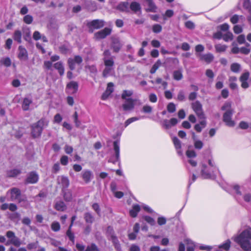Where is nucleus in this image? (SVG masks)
I'll list each match as a JSON object with an SVG mask.
<instances>
[{
	"mask_svg": "<svg viewBox=\"0 0 251 251\" xmlns=\"http://www.w3.org/2000/svg\"><path fill=\"white\" fill-rule=\"evenodd\" d=\"M22 172L20 169H13L9 170H7L6 172V177L12 178L16 177L21 174Z\"/></svg>",
	"mask_w": 251,
	"mask_h": 251,
	"instance_id": "obj_19",
	"label": "nucleus"
},
{
	"mask_svg": "<svg viewBox=\"0 0 251 251\" xmlns=\"http://www.w3.org/2000/svg\"><path fill=\"white\" fill-rule=\"evenodd\" d=\"M60 163L62 165H67L68 163V157L66 155H63L60 158Z\"/></svg>",
	"mask_w": 251,
	"mask_h": 251,
	"instance_id": "obj_59",
	"label": "nucleus"
},
{
	"mask_svg": "<svg viewBox=\"0 0 251 251\" xmlns=\"http://www.w3.org/2000/svg\"><path fill=\"white\" fill-rule=\"evenodd\" d=\"M8 192L10 193V199L11 201H18L20 203L24 201L23 199L20 198L21 192L20 190L16 187H14L10 189Z\"/></svg>",
	"mask_w": 251,
	"mask_h": 251,
	"instance_id": "obj_6",
	"label": "nucleus"
},
{
	"mask_svg": "<svg viewBox=\"0 0 251 251\" xmlns=\"http://www.w3.org/2000/svg\"><path fill=\"white\" fill-rule=\"evenodd\" d=\"M233 239L244 251H251V227L245 229Z\"/></svg>",
	"mask_w": 251,
	"mask_h": 251,
	"instance_id": "obj_1",
	"label": "nucleus"
},
{
	"mask_svg": "<svg viewBox=\"0 0 251 251\" xmlns=\"http://www.w3.org/2000/svg\"><path fill=\"white\" fill-rule=\"evenodd\" d=\"M243 7L248 10L249 12L251 11V4L250 0H244Z\"/></svg>",
	"mask_w": 251,
	"mask_h": 251,
	"instance_id": "obj_57",
	"label": "nucleus"
},
{
	"mask_svg": "<svg viewBox=\"0 0 251 251\" xmlns=\"http://www.w3.org/2000/svg\"><path fill=\"white\" fill-rule=\"evenodd\" d=\"M134 107V100L131 98L126 99L125 103L123 105V109L125 111L131 110L133 109Z\"/></svg>",
	"mask_w": 251,
	"mask_h": 251,
	"instance_id": "obj_17",
	"label": "nucleus"
},
{
	"mask_svg": "<svg viewBox=\"0 0 251 251\" xmlns=\"http://www.w3.org/2000/svg\"><path fill=\"white\" fill-rule=\"evenodd\" d=\"M92 208L93 210L97 213L98 215H100V206L97 203H94L92 205Z\"/></svg>",
	"mask_w": 251,
	"mask_h": 251,
	"instance_id": "obj_53",
	"label": "nucleus"
},
{
	"mask_svg": "<svg viewBox=\"0 0 251 251\" xmlns=\"http://www.w3.org/2000/svg\"><path fill=\"white\" fill-rule=\"evenodd\" d=\"M185 241L187 245V251H194L195 246L194 243L189 239H186Z\"/></svg>",
	"mask_w": 251,
	"mask_h": 251,
	"instance_id": "obj_38",
	"label": "nucleus"
},
{
	"mask_svg": "<svg viewBox=\"0 0 251 251\" xmlns=\"http://www.w3.org/2000/svg\"><path fill=\"white\" fill-rule=\"evenodd\" d=\"M146 5L148 7L146 8L145 10L147 12H156L157 7L153 2V0H145Z\"/></svg>",
	"mask_w": 251,
	"mask_h": 251,
	"instance_id": "obj_15",
	"label": "nucleus"
},
{
	"mask_svg": "<svg viewBox=\"0 0 251 251\" xmlns=\"http://www.w3.org/2000/svg\"><path fill=\"white\" fill-rule=\"evenodd\" d=\"M114 150L115 152L116 159L118 160L120 155L119 142L118 141L114 142Z\"/></svg>",
	"mask_w": 251,
	"mask_h": 251,
	"instance_id": "obj_34",
	"label": "nucleus"
},
{
	"mask_svg": "<svg viewBox=\"0 0 251 251\" xmlns=\"http://www.w3.org/2000/svg\"><path fill=\"white\" fill-rule=\"evenodd\" d=\"M167 108L168 111L170 113H173L176 110V105L173 102L169 103L167 105Z\"/></svg>",
	"mask_w": 251,
	"mask_h": 251,
	"instance_id": "obj_49",
	"label": "nucleus"
},
{
	"mask_svg": "<svg viewBox=\"0 0 251 251\" xmlns=\"http://www.w3.org/2000/svg\"><path fill=\"white\" fill-rule=\"evenodd\" d=\"M162 63L160 60H158L152 66V68L150 70V73L151 74H154L156 71L161 66Z\"/></svg>",
	"mask_w": 251,
	"mask_h": 251,
	"instance_id": "obj_36",
	"label": "nucleus"
},
{
	"mask_svg": "<svg viewBox=\"0 0 251 251\" xmlns=\"http://www.w3.org/2000/svg\"><path fill=\"white\" fill-rule=\"evenodd\" d=\"M78 83L75 81H71L67 85V88L71 90V93L74 94L78 90Z\"/></svg>",
	"mask_w": 251,
	"mask_h": 251,
	"instance_id": "obj_24",
	"label": "nucleus"
},
{
	"mask_svg": "<svg viewBox=\"0 0 251 251\" xmlns=\"http://www.w3.org/2000/svg\"><path fill=\"white\" fill-rule=\"evenodd\" d=\"M199 56L201 60L204 61L207 63L212 62L214 59V56L211 53L199 54Z\"/></svg>",
	"mask_w": 251,
	"mask_h": 251,
	"instance_id": "obj_21",
	"label": "nucleus"
},
{
	"mask_svg": "<svg viewBox=\"0 0 251 251\" xmlns=\"http://www.w3.org/2000/svg\"><path fill=\"white\" fill-rule=\"evenodd\" d=\"M144 219L147 223H148L149 224L152 226L155 224V222L154 220L150 216H145L144 217Z\"/></svg>",
	"mask_w": 251,
	"mask_h": 251,
	"instance_id": "obj_60",
	"label": "nucleus"
},
{
	"mask_svg": "<svg viewBox=\"0 0 251 251\" xmlns=\"http://www.w3.org/2000/svg\"><path fill=\"white\" fill-rule=\"evenodd\" d=\"M0 63L7 67L10 66L11 64V60L9 57L2 58L0 61Z\"/></svg>",
	"mask_w": 251,
	"mask_h": 251,
	"instance_id": "obj_43",
	"label": "nucleus"
},
{
	"mask_svg": "<svg viewBox=\"0 0 251 251\" xmlns=\"http://www.w3.org/2000/svg\"><path fill=\"white\" fill-rule=\"evenodd\" d=\"M185 25L187 28L190 29H193L195 28L194 24L190 21L186 22L185 24Z\"/></svg>",
	"mask_w": 251,
	"mask_h": 251,
	"instance_id": "obj_64",
	"label": "nucleus"
},
{
	"mask_svg": "<svg viewBox=\"0 0 251 251\" xmlns=\"http://www.w3.org/2000/svg\"><path fill=\"white\" fill-rule=\"evenodd\" d=\"M39 179V176L35 172H31L27 175L26 178L25 180V183L34 184L37 182Z\"/></svg>",
	"mask_w": 251,
	"mask_h": 251,
	"instance_id": "obj_10",
	"label": "nucleus"
},
{
	"mask_svg": "<svg viewBox=\"0 0 251 251\" xmlns=\"http://www.w3.org/2000/svg\"><path fill=\"white\" fill-rule=\"evenodd\" d=\"M83 60L82 57L79 55H76L74 58H70L68 59V64L70 69L72 71L75 70V64H80Z\"/></svg>",
	"mask_w": 251,
	"mask_h": 251,
	"instance_id": "obj_9",
	"label": "nucleus"
},
{
	"mask_svg": "<svg viewBox=\"0 0 251 251\" xmlns=\"http://www.w3.org/2000/svg\"><path fill=\"white\" fill-rule=\"evenodd\" d=\"M13 38L14 41H17L18 43L22 42V32L19 30L15 31Z\"/></svg>",
	"mask_w": 251,
	"mask_h": 251,
	"instance_id": "obj_29",
	"label": "nucleus"
},
{
	"mask_svg": "<svg viewBox=\"0 0 251 251\" xmlns=\"http://www.w3.org/2000/svg\"><path fill=\"white\" fill-rule=\"evenodd\" d=\"M161 30H162V26L160 25L155 24L153 25L152 31L154 33H159L161 31Z\"/></svg>",
	"mask_w": 251,
	"mask_h": 251,
	"instance_id": "obj_54",
	"label": "nucleus"
},
{
	"mask_svg": "<svg viewBox=\"0 0 251 251\" xmlns=\"http://www.w3.org/2000/svg\"><path fill=\"white\" fill-rule=\"evenodd\" d=\"M6 236L9 238V240L5 243L6 246L12 244L16 247H19L22 244L20 239L15 236V233L12 231L9 230L7 231Z\"/></svg>",
	"mask_w": 251,
	"mask_h": 251,
	"instance_id": "obj_4",
	"label": "nucleus"
},
{
	"mask_svg": "<svg viewBox=\"0 0 251 251\" xmlns=\"http://www.w3.org/2000/svg\"><path fill=\"white\" fill-rule=\"evenodd\" d=\"M24 38L27 41H29L31 40L30 31L29 28L25 29L24 31Z\"/></svg>",
	"mask_w": 251,
	"mask_h": 251,
	"instance_id": "obj_44",
	"label": "nucleus"
},
{
	"mask_svg": "<svg viewBox=\"0 0 251 251\" xmlns=\"http://www.w3.org/2000/svg\"><path fill=\"white\" fill-rule=\"evenodd\" d=\"M174 78L176 80H179L182 78V75L180 71H176L173 74Z\"/></svg>",
	"mask_w": 251,
	"mask_h": 251,
	"instance_id": "obj_48",
	"label": "nucleus"
},
{
	"mask_svg": "<svg viewBox=\"0 0 251 251\" xmlns=\"http://www.w3.org/2000/svg\"><path fill=\"white\" fill-rule=\"evenodd\" d=\"M250 76V73L246 72L242 74L240 77L239 80L241 82V87L243 88L246 89L249 87V85L247 82Z\"/></svg>",
	"mask_w": 251,
	"mask_h": 251,
	"instance_id": "obj_13",
	"label": "nucleus"
},
{
	"mask_svg": "<svg viewBox=\"0 0 251 251\" xmlns=\"http://www.w3.org/2000/svg\"><path fill=\"white\" fill-rule=\"evenodd\" d=\"M109 240H111L113 242L115 248L117 250H121V246L119 243V242L118 240L117 237L115 236L114 237H113L112 238H110Z\"/></svg>",
	"mask_w": 251,
	"mask_h": 251,
	"instance_id": "obj_41",
	"label": "nucleus"
},
{
	"mask_svg": "<svg viewBox=\"0 0 251 251\" xmlns=\"http://www.w3.org/2000/svg\"><path fill=\"white\" fill-rule=\"evenodd\" d=\"M129 3L127 1L120 2L116 7V9L123 12H129Z\"/></svg>",
	"mask_w": 251,
	"mask_h": 251,
	"instance_id": "obj_16",
	"label": "nucleus"
},
{
	"mask_svg": "<svg viewBox=\"0 0 251 251\" xmlns=\"http://www.w3.org/2000/svg\"><path fill=\"white\" fill-rule=\"evenodd\" d=\"M186 155L189 158L195 157L196 156L195 151L193 150H187L186 151Z\"/></svg>",
	"mask_w": 251,
	"mask_h": 251,
	"instance_id": "obj_61",
	"label": "nucleus"
},
{
	"mask_svg": "<svg viewBox=\"0 0 251 251\" xmlns=\"http://www.w3.org/2000/svg\"><path fill=\"white\" fill-rule=\"evenodd\" d=\"M54 68L57 70L58 73L61 76H62L64 74V67L63 63L61 61L57 62L53 64Z\"/></svg>",
	"mask_w": 251,
	"mask_h": 251,
	"instance_id": "obj_23",
	"label": "nucleus"
},
{
	"mask_svg": "<svg viewBox=\"0 0 251 251\" xmlns=\"http://www.w3.org/2000/svg\"><path fill=\"white\" fill-rule=\"evenodd\" d=\"M106 234L107 237L108 238V239H110L113 237L115 236L114 230L113 228L110 226L107 227L106 231Z\"/></svg>",
	"mask_w": 251,
	"mask_h": 251,
	"instance_id": "obj_39",
	"label": "nucleus"
},
{
	"mask_svg": "<svg viewBox=\"0 0 251 251\" xmlns=\"http://www.w3.org/2000/svg\"><path fill=\"white\" fill-rule=\"evenodd\" d=\"M104 21L102 20H94L88 23V26L91 32H93V29H99L104 25Z\"/></svg>",
	"mask_w": 251,
	"mask_h": 251,
	"instance_id": "obj_7",
	"label": "nucleus"
},
{
	"mask_svg": "<svg viewBox=\"0 0 251 251\" xmlns=\"http://www.w3.org/2000/svg\"><path fill=\"white\" fill-rule=\"evenodd\" d=\"M140 210L139 205H134L133 206L132 209L130 210L129 213L131 217H135L137 216L138 213Z\"/></svg>",
	"mask_w": 251,
	"mask_h": 251,
	"instance_id": "obj_30",
	"label": "nucleus"
},
{
	"mask_svg": "<svg viewBox=\"0 0 251 251\" xmlns=\"http://www.w3.org/2000/svg\"><path fill=\"white\" fill-rule=\"evenodd\" d=\"M54 208L58 211H63L66 209V206L62 201H59L55 203Z\"/></svg>",
	"mask_w": 251,
	"mask_h": 251,
	"instance_id": "obj_28",
	"label": "nucleus"
},
{
	"mask_svg": "<svg viewBox=\"0 0 251 251\" xmlns=\"http://www.w3.org/2000/svg\"><path fill=\"white\" fill-rule=\"evenodd\" d=\"M200 122V124H196L195 126V129L198 132H201L202 129L206 126V122L205 119Z\"/></svg>",
	"mask_w": 251,
	"mask_h": 251,
	"instance_id": "obj_26",
	"label": "nucleus"
},
{
	"mask_svg": "<svg viewBox=\"0 0 251 251\" xmlns=\"http://www.w3.org/2000/svg\"><path fill=\"white\" fill-rule=\"evenodd\" d=\"M32 102L31 99L29 98H25L23 101L22 108L24 111H27L29 109L30 104Z\"/></svg>",
	"mask_w": 251,
	"mask_h": 251,
	"instance_id": "obj_27",
	"label": "nucleus"
},
{
	"mask_svg": "<svg viewBox=\"0 0 251 251\" xmlns=\"http://www.w3.org/2000/svg\"><path fill=\"white\" fill-rule=\"evenodd\" d=\"M84 219L88 224L92 225L95 221V217L90 212H85L84 214Z\"/></svg>",
	"mask_w": 251,
	"mask_h": 251,
	"instance_id": "obj_20",
	"label": "nucleus"
},
{
	"mask_svg": "<svg viewBox=\"0 0 251 251\" xmlns=\"http://www.w3.org/2000/svg\"><path fill=\"white\" fill-rule=\"evenodd\" d=\"M130 9L134 13L141 12V7L140 4L136 1H132L130 4Z\"/></svg>",
	"mask_w": 251,
	"mask_h": 251,
	"instance_id": "obj_25",
	"label": "nucleus"
},
{
	"mask_svg": "<svg viewBox=\"0 0 251 251\" xmlns=\"http://www.w3.org/2000/svg\"><path fill=\"white\" fill-rule=\"evenodd\" d=\"M105 67L102 72V75L104 77H106L114 71V67H110L108 66Z\"/></svg>",
	"mask_w": 251,
	"mask_h": 251,
	"instance_id": "obj_32",
	"label": "nucleus"
},
{
	"mask_svg": "<svg viewBox=\"0 0 251 251\" xmlns=\"http://www.w3.org/2000/svg\"><path fill=\"white\" fill-rule=\"evenodd\" d=\"M206 166L204 164L202 165L201 171V176L204 179L209 178L211 177V175L205 171Z\"/></svg>",
	"mask_w": 251,
	"mask_h": 251,
	"instance_id": "obj_31",
	"label": "nucleus"
},
{
	"mask_svg": "<svg viewBox=\"0 0 251 251\" xmlns=\"http://www.w3.org/2000/svg\"><path fill=\"white\" fill-rule=\"evenodd\" d=\"M23 21L27 24H30L33 21V17L30 15H26L24 17Z\"/></svg>",
	"mask_w": 251,
	"mask_h": 251,
	"instance_id": "obj_50",
	"label": "nucleus"
},
{
	"mask_svg": "<svg viewBox=\"0 0 251 251\" xmlns=\"http://www.w3.org/2000/svg\"><path fill=\"white\" fill-rule=\"evenodd\" d=\"M111 40V48L113 50L114 52H118L122 46L119 38L112 37Z\"/></svg>",
	"mask_w": 251,
	"mask_h": 251,
	"instance_id": "obj_12",
	"label": "nucleus"
},
{
	"mask_svg": "<svg viewBox=\"0 0 251 251\" xmlns=\"http://www.w3.org/2000/svg\"><path fill=\"white\" fill-rule=\"evenodd\" d=\"M50 244L54 247H60L61 243L60 241H57L53 239H50Z\"/></svg>",
	"mask_w": 251,
	"mask_h": 251,
	"instance_id": "obj_62",
	"label": "nucleus"
},
{
	"mask_svg": "<svg viewBox=\"0 0 251 251\" xmlns=\"http://www.w3.org/2000/svg\"><path fill=\"white\" fill-rule=\"evenodd\" d=\"M49 120L45 118H42L38 122L30 126L31 128V134L34 138L39 137L43 131V129L47 127L49 124Z\"/></svg>",
	"mask_w": 251,
	"mask_h": 251,
	"instance_id": "obj_2",
	"label": "nucleus"
},
{
	"mask_svg": "<svg viewBox=\"0 0 251 251\" xmlns=\"http://www.w3.org/2000/svg\"><path fill=\"white\" fill-rule=\"evenodd\" d=\"M98 250V248L95 244H91L90 245L87 246L85 251H96Z\"/></svg>",
	"mask_w": 251,
	"mask_h": 251,
	"instance_id": "obj_56",
	"label": "nucleus"
},
{
	"mask_svg": "<svg viewBox=\"0 0 251 251\" xmlns=\"http://www.w3.org/2000/svg\"><path fill=\"white\" fill-rule=\"evenodd\" d=\"M233 34L230 32H227V33L225 34L223 36V39L226 42H227L229 40L231 41V40H233Z\"/></svg>",
	"mask_w": 251,
	"mask_h": 251,
	"instance_id": "obj_46",
	"label": "nucleus"
},
{
	"mask_svg": "<svg viewBox=\"0 0 251 251\" xmlns=\"http://www.w3.org/2000/svg\"><path fill=\"white\" fill-rule=\"evenodd\" d=\"M18 57L21 60L26 61L28 59V53L26 50L22 46L18 48Z\"/></svg>",
	"mask_w": 251,
	"mask_h": 251,
	"instance_id": "obj_14",
	"label": "nucleus"
},
{
	"mask_svg": "<svg viewBox=\"0 0 251 251\" xmlns=\"http://www.w3.org/2000/svg\"><path fill=\"white\" fill-rule=\"evenodd\" d=\"M241 69V65L237 63H232L230 66V70L234 73H239Z\"/></svg>",
	"mask_w": 251,
	"mask_h": 251,
	"instance_id": "obj_37",
	"label": "nucleus"
},
{
	"mask_svg": "<svg viewBox=\"0 0 251 251\" xmlns=\"http://www.w3.org/2000/svg\"><path fill=\"white\" fill-rule=\"evenodd\" d=\"M192 107L200 119H205V114L202 110V104L199 101L192 103Z\"/></svg>",
	"mask_w": 251,
	"mask_h": 251,
	"instance_id": "obj_5",
	"label": "nucleus"
},
{
	"mask_svg": "<svg viewBox=\"0 0 251 251\" xmlns=\"http://www.w3.org/2000/svg\"><path fill=\"white\" fill-rule=\"evenodd\" d=\"M231 242L229 240H227L226 242L223 244L219 246V248H222L225 250L226 251H227L229 250L230 247Z\"/></svg>",
	"mask_w": 251,
	"mask_h": 251,
	"instance_id": "obj_45",
	"label": "nucleus"
},
{
	"mask_svg": "<svg viewBox=\"0 0 251 251\" xmlns=\"http://www.w3.org/2000/svg\"><path fill=\"white\" fill-rule=\"evenodd\" d=\"M132 94H133V92L131 91L125 90V91H124V92L122 95V98L123 99L126 100V97H130Z\"/></svg>",
	"mask_w": 251,
	"mask_h": 251,
	"instance_id": "obj_58",
	"label": "nucleus"
},
{
	"mask_svg": "<svg viewBox=\"0 0 251 251\" xmlns=\"http://www.w3.org/2000/svg\"><path fill=\"white\" fill-rule=\"evenodd\" d=\"M111 32V29L105 27L103 29L99 31L94 34L95 40H99L105 38L107 36L110 35Z\"/></svg>",
	"mask_w": 251,
	"mask_h": 251,
	"instance_id": "obj_8",
	"label": "nucleus"
},
{
	"mask_svg": "<svg viewBox=\"0 0 251 251\" xmlns=\"http://www.w3.org/2000/svg\"><path fill=\"white\" fill-rule=\"evenodd\" d=\"M185 99V93L183 90L179 91L177 96V100L179 101H184Z\"/></svg>",
	"mask_w": 251,
	"mask_h": 251,
	"instance_id": "obj_51",
	"label": "nucleus"
},
{
	"mask_svg": "<svg viewBox=\"0 0 251 251\" xmlns=\"http://www.w3.org/2000/svg\"><path fill=\"white\" fill-rule=\"evenodd\" d=\"M51 228L54 232H57L60 229V225L59 222L54 221L51 224Z\"/></svg>",
	"mask_w": 251,
	"mask_h": 251,
	"instance_id": "obj_40",
	"label": "nucleus"
},
{
	"mask_svg": "<svg viewBox=\"0 0 251 251\" xmlns=\"http://www.w3.org/2000/svg\"><path fill=\"white\" fill-rule=\"evenodd\" d=\"M64 198L65 201H70L72 199V193L70 191L67 190L64 192Z\"/></svg>",
	"mask_w": 251,
	"mask_h": 251,
	"instance_id": "obj_47",
	"label": "nucleus"
},
{
	"mask_svg": "<svg viewBox=\"0 0 251 251\" xmlns=\"http://www.w3.org/2000/svg\"><path fill=\"white\" fill-rule=\"evenodd\" d=\"M138 120H139V118H137V117H132L131 118L128 119L125 123V126H127L128 125H129L131 123H132L135 121H137Z\"/></svg>",
	"mask_w": 251,
	"mask_h": 251,
	"instance_id": "obj_63",
	"label": "nucleus"
},
{
	"mask_svg": "<svg viewBox=\"0 0 251 251\" xmlns=\"http://www.w3.org/2000/svg\"><path fill=\"white\" fill-rule=\"evenodd\" d=\"M173 142L175 145L176 148L177 150L180 149L181 148V142L180 140L177 137H174L173 138Z\"/></svg>",
	"mask_w": 251,
	"mask_h": 251,
	"instance_id": "obj_52",
	"label": "nucleus"
},
{
	"mask_svg": "<svg viewBox=\"0 0 251 251\" xmlns=\"http://www.w3.org/2000/svg\"><path fill=\"white\" fill-rule=\"evenodd\" d=\"M195 149L201 150L203 147V143L200 140H196L194 143Z\"/></svg>",
	"mask_w": 251,
	"mask_h": 251,
	"instance_id": "obj_55",
	"label": "nucleus"
},
{
	"mask_svg": "<svg viewBox=\"0 0 251 251\" xmlns=\"http://www.w3.org/2000/svg\"><path fill=\"white\" fill-rule=\"evenodd\" d=\"M221 110L226 111L223 114V120L226 125L230 127L234 126L235 122L231 119V117L234 112L233 109L231 108V102H226L221 107Z\"/></svg>",
	"mask_w": 251,
	"mask_h": 251,
	"instance_id": "obj_3",
	"label": "nucleus"
},
{
	"mask_svg": "<svg viewBox=\"0 0 251 251\" xmlns=\"http://www.w3.org/2000/svg\"><path fill=\"white\" fill-rule=\"evenodd\" d=\"M80 176L83 181L87 184L89 183L94 177V175L92 171L89 170H83L80 174Z\"/></svg>",
	"mask_w": 251,
	"mask_h": 251,
	"instance_id": "obj_11",
	"label": "nucleus"
},
{
	"mask_svg": "<svg viewBox=\"0 0 251 251\" xmlns=\"http://www.w3.org/2000/svg\"><path fill=\"white\" fill-rule=\"evenodd\" d=\"M103 60L105 66H108L110 67H114V62L112 57L103 58Z\"/></svg>",
	"mask_w": 251,
	"mask_h": 251,
	"instance_id": "obj_33",
	"label": "nucleus"
},
{
	"mask_svg": "<svg viewBox=\"0 0 251 251\" xmlns=\"http://www.w3.org/2000/svg\"><path fill=\"white\" fill-rule=\"evenodd\" d=\"M85 69L86 72H88L91 74L92 76H96L98 73V70L96 65H86L85 67Z\"/></svg>",
	"mask_w": 251,
	"mask_h": 251,
	"instance_id": "obj_22",
	"label": "nucleus"
},
{
	"mask_svg": "<svg viewBox=\"0 0 251 251\" xmlns=\"http://www.w3.org/2000/svg\"><path fill=\"white\" fill-rule=\"evenodd\" d=\"M57 180L58 183H60L64 188H67L70 185V181L67 176H58Z\"/></svg>",
	"mask_w": 251,
	"mask_h": 251,
	"instance_id": "obj_18",
	"label": "nucleus"
},
{
	"mask_svg": "<svg viewBox=\"0 0 251 251\" xmlns=\"http://www.w3.org/2000/svg\"><path fill=\"white\" fill-rule=\"evenodd\" d=\"M227 47L225 45H222L220 44H216L215 45V48L216 52H225Z\"/></svg>",
	"mask_w": 251,
	"mask_h": 251,
	"instance_id": "obj_35",
	"label": "nucleus"
},
{
	"mask_svg": "<svg viewBox=\"0 0 251 251\" xmlns=\"http://www.w3.org/2000/svg\"><path fill=\"white\" fill-rule=\"evenodd\" d=\"M71 227H69L68 229L66 232V235L68 237L70 241L72 242L73 244L75 243V235L74 233L72 232Z\"/></svg>",
	"mask_w": 251,
	"mask_h": 251,
	"instance_id": "obj_42",
	"label": "nucleus"
}]
</instances>
